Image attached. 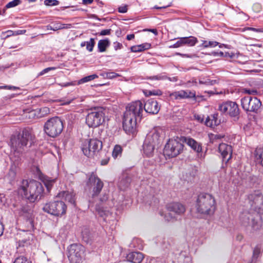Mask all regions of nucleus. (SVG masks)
I'll use <instances>...</instances> for the list:
<instances>
[{
  "mask_svg": "<svg viewBox=\"0 0 263 263\" xmlns=\"http://www.w3.org/2000/svg\"><path fill=\"white\" fill-rule=\"evenodd\" d=\"M143 111V104L137 101L129 104L126 108L123 120V128L125 132L130 134L134 132L136 126L137 119L141 118Z\"/></svg>",
  "mask_w": 263,
  "mask_h": 263,
  "instance_id": "1",
  "label": "nucleus"
},
{
  "mask_svg": "<svg viewBox=\"0 0 263 263\" xmlns=\"http://www.w3.org/2000/svg\"><path fill=\"white\" fill-rule=\"evenodd\" d=\"M196 212L201 217L212 215L216 209L214 197L208 193H201L197 198L195 204Z\"/></svg>",
  "mask_w": 263,
  "mask_h": 263,
  "instance_id": "2",
  "label": "nucleus"
},
{
  "mask_svg": "<svg viewBox=\"0 0 263 263\" xmlns=\"http://www.w3.org/2000/svg\"><path fill=\"white\" fill-rule=\"evenodd\" d=\"M44 189L42 184L36 180H24L19 189V192L31 202L35 201L38 197H41Z\"/></svg>",
  "mask_w": 263,
  "mask_h": 263,
  "instance_id": "3",
  "label": "nucleus"
},
{
  "mask_svg": "<svg viewBox=\"0 0 263 263\" xmlns=\"http://www.w3.org/2000/svg\"><path fill=\"white\" fill-rule=\"evenodd\" d=\"M31 135L30 132L24 129L21 134L17 136H13L11 138V145L12 148L18 153L22 152L24 146H26L29 140L31 139Z\"/></svg>",
  "mask_w": 263,
  "mask_h": 263,
  "instance_id": "4",
  "label": "nucleus"
},
{
  "mask_svg": "<svg viewBox=\"0 0 263 263\" xmlns=\"http://www.w3.org/2000/svg\"><path fill=\"white\" fill-rule=\"evenodd\" d=\"M104 109L102 108L90 109L86 116V123L89 127H98L104 122Z\"/></svg>",
  "mask_w": 263,
  "mask_h": 263,
  "instance_id": "5",
  "label": "nucleus"
},
{
  "mask_svg": "<svg viewBox=\"0 0 263 263\" xmlns=\"http://www.w3.org/2000/svg\"><path fill=\"white\" fill-rule=\"evenodd\" d=\"M63 129V122L58 117L50 118L44 125L45 133L51 137H55L60 135Z\"/></svg>",
  "mask_w": 263,
  "mask_h": 263,
  "instance_id": "6",
  "label": "nucleus"
},
{
  "mask_svg": "<svg viewBox=\"0 0 263 263\" xmlns=\"http://www.w3.org/2000/svg\"><path fill=\"white\" fill-rule=\"evenodd\" d=\"M66 209L65 203L62 201L48 202L43 208L44 212L55 216H62L66 213Z\"/></svg>",
  "mask_w": 263,
  "mask_h": 263,
  "instance_id": "7",
  "label": "nucleus"
},
{
  "mask_svg": "<svg viewBox=\"0 0 263 263\" xmlns=\"http://www.w3.org/2000/svg\"><path fill=\"white\" fill-rule=\"evenodd\" d=\"M102 142L96 139L85 140L82 145L83 154L88 157L93 156L96 153L102 148Z\"/></svg>",
  "mask_w": 263,
  "mask_h": 263,
  "instance_id": "8",
  "label": "nucleus"
},
{
  "mask_svg": "<svg viewBox=\"0 0 263 263\" xmlns=\"http://www.w3.org/2000/svg\"><path fill=\"white\" fill-rule=\"evenodd\" d=\"M183 145L179 141V138L169 139L164 148V155L170 157H175L183 151Z\"/></svg>",
  "mask_w": 263,
  "mask_h": 263,
  "instance_id": "9",
  "label": "nucleus"
},
{
  "mask_svg": "<svg viewBox=\"0 0 263 263\" xmlns=\"http://www.w3.org/2000/svg\"><path fill=\"white\" fill-rule=\"evenodd\" d=\"M84 247L79 244L71 245L68 249V258L71 263H80L84 256Z\"/></svg>",
  "mask_w": 263,
  "mask_h": 263,
  "instance_id": "10",
  "label": "nucleus"
},
{
  "mask_svg": "<svg viewBox=\"0 0 263 263\" xmlns=\"http://www.w3.org/2000/svg\"><path fill=\"white\" fill-rule=\"evenodd\" d=\"M242 108L247 111L256 112L260 107V101L256 97L246 96L241 99Z\"/></svg>",
  "mask_w": 263,
  "mask_h": 263,
  "instance_id": "11",
  "label": "nucleus"
},
{
  "mask_svg": "<svg viewBox=\"0 0 263 263\" xmlns=\"http://www.w3.org/2000/svg\"><path fill=\"white\" fill-rule=\"evenodd\" d=\"M219 110L223 114L229 115L231 117L238 119L239 109L238 105L234 102L228 101L219 106Z\"/></svg>",
  "mask_w": 263,
  "mask_h": 263,
  "instance_id": "12",
  "label": "nucleus"
},
{
  "mask_svg": "<svg viewBox=\"0 0 263 263\" xmlns=\"http://www.w3.org/2000/svg\"><path fill=\"white\" fill-rule=\"evenodd\" d=\"M87 185L92 187V196L98 195L101 192L104 184L101 180L94 173L89 176Z\"/></svg>",
  "mask_w": 263,
  "mask_h": 263,
  "instance_id": "13",
  "label": "nucleus"
},
{
  "mask_svg": "<svg viewBox=\"0 0 263 263\" xmlns=\"http://www.w3.org/2000/svg\"><path fill=\"white\" fill-rule=\"evenodd\" d=\"M251 207L257 210H263V195L258 191H254L248 196Z\"/></svg>",
  "mask_w": 263,
  "mask_h": 263,
  "instance_id": "14",
  "label": "nucleus"
},
{
  "mask_svg": "<svg viewBox=\"0 0 263 263\" xmlns=\"http://www.w3.org/2000/svg\"><path fill=\"white\" fill-rule=\"evenodd\" d=\"M163 131L160 127H156L147 134L145 140L157 146L161 142Z\"/></svg>",
  "mask_w": 263,
  "mask_h": 263,
  "instance_id": "15",
  "label": "nucleus"
},
{
  "mask_svg": "<svg viewBox=\"0 0 263 263\" xmlns=\"http://www.w3.org/2000/svg\"><path fill=\"white\" fill-rule=\"evenodd\" d=\"M240 219L242 224L245 226H251L254 230L259 229L260 227V224L257 220L250 213H242L240 216Z\"/></svg>",
  "mask_w": 263,
  "mask_h": 263,
  "instance_id": "16",
  "label": "nucleus"
},
{
  "mask_svg": "<svg viewBox=\"0 0 263 263\" xmlns=\"http://www.w3.org/2000/svg\"><path fill=\"white\" fill-rule=\"evenodd\" d=\"M197 42V39L193 36L180 37L177 42L173 45L170 46V48H176L184 45L194 46Z\"/></svg>",
  "mask_w": 263,
  "mask_h": 263,
  "instance_id": "17",
  "label": "nucleus"
},
{
  "mask_svg": "<svg viewBox=\"0 0 263 263\" xmlns=\"http://www.w3.org/2000/svg\"><path fill=\"white\" fill-rule=\"evenodd\" d=\"M218 152L220 154L223 161L228 162L231 158L232 148L231 145L222 143L219 145Z\"/></svg>",
  "mask_w": 263,
  "mask_h": 263,
  "instance_id": "18",
  "label": "nucleus"
},
{
  "mask_svg": "<svg viewBox=\"0 0 263 263\" xmlns=\"http://www.w3.org/2000/svg\"><path fill=\"white\" fill-rule=\"evenodd\" d=\"M170 96L172 98V99L178 100L194 98L195 97L196 93L194 91H191L190 90H181L172 92Z\"/></svg>",
  "mask_w": 263,
  "mask_h": 263,
  "instance_id": "19",
  "label": "nucleus"
},
{
  "mask_svg": "<svg viewBox=\"0 0 263 263\" xmlns=\"http://www.w3.org/2000/svg\"><path fill=\"white\" fill-rule=\"evenodd\" d=\"M145 111L151 114H157L160 108L158 103L156 100L149 99L144 104Z\"/></svg>",
  "mask_w": 263,
  "mask_h": 263,
  "instance_id": "20",
  "label": "nucleus"
},
{
  "mask_svg": "<svg viewBox=\"0 0 263 263\" xmlns=\"http://www.w3.org/2000/svg\"><path fill=\"white\" fill-rule=\"evenodd\" d=\"M168 212H172V213L176 216V215H181L185 211L184 206L178 202L172 203L167 206Z\"/></svg>",
  "mask_w": 263,
  "mask_h": 263,
  "instance_id": "21",
  "label": "nucleus"
},
{
  "mask_svg": "<svg viewBox=\"0 0 263 263\" xmlns=\"http://www.w3.org/2000/svg\"><path fill=\"white\" fill-rule=\"evenodd\" d=\"M50 109L48 107H44L31 110L29 112V117L41 118L48 115Z\"/></svg>",
  "mask_w": 263,
  "mask_h": 263,
  "instance_id": "22",
  "label": "nucleus"
},
{
  "mask_svg": "<svg viewBox=\"0 0 263 263\" xmlns=\"http://www.w3.org/2000/svg\"><path fill=\"white\" fill-rule=\"evenodd\" d=\"M57 197L61 199L65 200L72 204H75V195L73 192L69 191H62L60 192Z\"/></svg>",
  "mask_w": 263,
  "mask_h": 263,
  "instance_id": "23",
  "label": "nucleus"
},
{
  "mask_svg": "<svg viewBox=\"0 0 263 263\" xmlns=\"http://www.w3.org/2000/svg\"><path fill=\"white\" fill-rule=\"evenodd\" d=\"M143 258V254L137 252H131L127 255V260L133 263H140Z\"/></svg>",
  "mask_w": 263,
  "mask_h": 263,
  "instance_id": "24",
  "label": "nucleus"
},
{
  "mask_svg": "<svg viewBox=\"0 0 263 263\" xmlns=\"http://www.w3.org/2000/svg\"><path fill=\"white\" fill-rule=\"evenodd\" d=\"M157 146L144 140L143 145L144 154L147 157H151L153 155L155 149Z\"/></svg>",
  "mask_w": 263,
  "mask_h": 263,
  "instance_id": "25",
  "label": "nucleus"
},
{
  "mask_svg": "<svg viewBox=\"0 0 263 263\" xmlns=\"http://www.w3.org/2000/svg\"><path fill=\"white\" fill-rule=\"evenodd\" d=\"M184 141L189 146L197 153H200L202 151L201 145L194 139L190 138H184Z\"/></svg>",
  "mask_w": 263,
  "mask_h": 263,
  "instance_id": "26",
  "label": "nucleus"
},
{
  "mask_svg": "<svg viewBox=\"0 0 263 263\" xmlns=\"http://www.w3.org/2000/svg\"><path fill=\"white\" fill-rule=\"evenodd\" d=\"M217 114L212 115L208 116L205 121V124L210 127H214L220 123V121L217 119Z\"/></svg>",
  "mask_w": 263,
  "mask_h": 263,
  "instance_id": "27",
  "label": "nucleus"
},
{
  "mask_svg": "<svg viewBox=\"0 0 263 263\" xmlns=\"http://www.w3.org/2000/svg\"><path fill=\"white\" fill-rule=\"evenodd\" d=\"M254 155L256 162L263 166V146L257 147L254 151Z\"/></svg>",
  "mask_w": 263,
  "mask_h": 263,
  "instance_id": "28",
  "label": "nucleus"
},
{
  "mask_svg": "<svg viewBox=\"0 0 263 263\" xmlns=\"http://www.w3.org/2000/svg\"><path fill=\"white\" fill-rule=\"evenodd\" d=\"M41 180L48 191H49L51 190V189L53 186L54 184L57 181L56 178L52 179L49 177L46 176H43L41 178Z\"/></svg>",
  "mask_w": 263,
  "mask_h": 263,
  "instance_id": "29",
  "label": "nucleus"
},
{
  "mask_svg": "<svg viewBox=\"0 0 263 263\" xmlns=\"http://www.w3.org/2000/svg\"><path fill=\"white\" fill-rule=\"evenodd\" d=\"M151 44L149 43H144L138 45L132 46L130 50L133 52H141L151 48Z\"/></svg>",
  "mask_w": 263,
  "mask_h": 263,
  "instance_id": "30",
  "label": "nucleus"
},
{
  "mask_svg": "<svg viewBox=\"0 0 263 263\" xmlns=\"http://www.w3.org/2000/svg\"><path fill=\"white\" fill-rule=\"evenodd\" d=\"M110 45V41L108 39L101 40L98 42V48L100 52H105Z\"/></svg>",
  "mask_w": 263,
  "mask_h": 263,
  "instance_id": "31",
  "label": "nucleus"
},
{
  "mask_svg": "<svg viewBox=\"0 0 263 263\" xmlns=\"http://www.w3.org/2000/svg\"><path fill=\"white\" fill-rule=\"evenodd\" d=\"M72 25L70 24L57 23L53 25L52 30L57 31L64 29H70Z\"/></svg>",
  "mask_w": 263,
  "mask_h": 263,
  "instance_id": "32",
  "label": "nucleus"
},
{
  "mask_svg": "<svg viewBox=\"0 0 263 263\" xmlns=\"http://www.w3.org/2000/svg\"><path fill=\"white\" fill-rule=\"evenodd\" d=\"M98 78V76L96 74L88 76H86V77H84V78H82L81 79H80L78 81V84L79 85V84H83V83L91 81H92L96 78Z\"/></svg>",
  "mask_w": 263,
  "mask_h": 263,
  "instance_id": "33",
  "label": "nucleus"
},
{
  "mask_svg": "<svg viewBox=\"0 0 263 263\" xmlns=\"http://www.w3.org/2000/svg\"><path fill=\"white\" fill-rule=\"evenodd\" d=\"M160 214L162 216H164V218L167 221L173 220L176 218V216L172 213V212H168L167 211L164 214H163V212H160Z\"/></svg>",
  "mask_w": 263,
  "mask_h": 263,
  "instance_id": "34",
  "label": "nucleus"
},
{
  "mask_svg": "<svg viewBox=\"0 0 263 263\" xmlns=\"http://www.w3.org/2000/svg\"><path fill=\"white\" fill-rule=\"evenodd\" d=\"M202 42L201 46L204 48L214 47L219 44L218 42L216 41H202Z\"/></svg>",
  "mask_w": 263,
  "mask_h": 263,
  "instance_id": "35",
  "label": "nucleus"
},
{
  "mask_svg": "<svg viewBox=\"0 0 263 263\" xmlns=\"http://www.w3.org/2000/svg\"><path fill=\"white\" fill-rule=\"evenodd\" d=\"M100 76L106 79H114L119 76V74L114 72H104L100 74Z\"/></svg>",
  "mask_w": 263,
  "mask_h": 263,
  "instance_id": "36",
  "label": "nucleus"
},
{
  "mask_svg": "<svg viewBox=\"0 0 263 263\" xmlns=\"http://www.w3.org/2000/svg\"><path fill=\"white\" fill-rule=\"evenodd\" d=\"M144 93L146 96H161L162 91L160 90H145Z\"/></svg>",
  "mask_w": 263,
  "mask_h": 263,
  "instance_id": "37",
  "label": "nucleus"
},
{
  "mask_svg": "<svg viewBox=\"0 0 263 263\" xmlns=\"http://www.w3.org/2000/svg\"><path fill=\"white\" fill-rule=\"evenodd\" d=\"M122 148L121 146L116 145L112 151V155L114 158H116L119 155L121 154Z\"/></svg>",
  "mask_w": 263,
  "mask_h": 263,
  "instance_id": "38",
  "label": "nucleus"
},
{
  "mask_svg": "<svg viewBox=\"0 0 263 263\" xmlns=\"http://www.w3.org/2000/svg\"><path fill=\"white\" fill-rule=\"evenodd\" d=\"M15 175L16 167L15 166H11L7 175V177L10 181H11L15 178Z\"/></svg>",
  "mask_w": 263,
  "mask_h": 263,
  "instance_id": "39",
  "label": "nucleus"
},
{
  "mask_svg": "<svg viewBox=\"0 0 263 263\" xmlns=\"http://www.w3.org/2000/svg\"><path fill=\"white\" fill-rule=\"evenodd\" d=\"M95 45V41L94 39L91 38L89 41L86 42V49L89 52H91L93 50Z\"/></svg>",
  "mask_w": 263,
  "mask_h": 263,
  "instance_id": "40",
  "label": "nucleus"
},
{
  "mask_svg": "<svg viewBox=\"0 0 263 263\" xmlns=\"http://www.w3.org/2000/svg\"><path fill=\"white\" fill-rule=\"evenodd\" d=\"M242 55L239 52L234 53V52H226L224 53V57H229L231 59H238L240 57H242Z\"/></svg>",
  "mask_w": 263,
  "mask_h": 263,
  "instance_id": "41",
  "label": "nucleus"
},
{
  "mask_svg": "<svg viewBox=\"0 0 263 263\" xmlns=\"http://www.w3.org/2000/svg\"><path fill=\"white\" fill-rule=\"evenodd\" d=\"M13 263H31V262L24 256H20L17 257Z\"/></svg>",
  "mask_w": 263,
  "mask_h": 263,
  "instance_id": "42",
  "label": "nucleus"
},
{
  "mask_svg": "<svg viewBox=\"0 0 263 263\" xmlns=\"http://www.w3.org/2000/svg\"><path fill=\"white\" fill-rule=\"evenodd\" d=\"M21 3L20 0H13L9 2L6 6V8H10L15 7Z\"/></svg>",
  "mask_w": 263,
  "mask_h": 263,
  "instance_id": "43",
  "label": "nucleus"
},
{
  "mask_svg": "<svg viewBox=\"0 0 263 263\" xmlns=\"http://www.w3.org/2000/svg\"><path fill=\"white\" fill-rule=\"evenodd\" d=\"M59 3V2L57 0H45L44 1V4L49 6H57Z\"/></svg>",
  "mask_w": 263,
  "mask_h": 263,
  "instance_id": "44",
  "label": "nucleus"
},
{
  "mask_svg": "<svg viewBox=\"0 0 263 263\" xmlns=\"http://www.w3.org/2000/svg\"><path fill=\"white\" fill-rule=\"evenodd\" d=\"M3 89L15 90L20 89V88L18 87H16V86H10V85L1 86L0 89Z\"/></svg>",
  "mask_w": 263,
  "mask_h": 263,
  "instance_id": "45",
  "label": "nucleus"
},
{
  "mask_svg": "<svg viewBox=\"0 0 263 263\" xmlns=\"http://www.w3.org/2000/svg\"><path fill=\"white\" fill-rule=\"evenodd\" d=\"M260 253V248L258 246H256L253 251V257L257 258Z\"/></svg>",
  "mask_w": 263,
  "mask_h": 263,
  "instance_id": "46",
  "label": "nucleus"
},
{
  "mask_svg": "<svg viewBox=\"0 0 263 263\" xmlns=\"http://www.w3.org/2000/svg\"><path fill=\"white\" fill-rule=\"evenodd\" d=\"M166 77L164 76H161V75H157L153 76L151 77L148 78L149 79L152 80H164L165 79Z\"/></svg>",
  "mask_w": 263,
  "mask_h": 263,
  "instance_id": "47",
  "label": "nucleus"
},
{
  "mask_svg": "<svg viewBox=\"0 0 263 263\" xmlns=\"http://www.w3.org/2000/svg\"><path fill=\"white\" fill-rule=\"evenodd\" d=\"M111 32V29H105L102 30L99 33V35L104 36L107 35H110Z\"/></svg>",
  "mask_w": 263,
  "mask_h": 263,
  "instance_id": "48",
  "label": "nucleus"
},
{
  "mask_svg": "<svg viewBox=\"0 0 263 263\" xmlns=\"http://www.w3.org/2000/svg\"><path fill=\"white\" fill-rule=\"evenodd\" d=\"M55 69H56V68L54 67H50L46 68L40 72L39 76H42V75L44 74L45 73L49 72V71L55 70Z\"/></svg>",
  "mask_w": 263,
  "mask_h": 263,
  "instance_id": "49",
  "label": "nucleus"
},
{
  "mask_svg": "<svg viewBox=\"0 0 263 263\" xmlns=\"http://www.w3.org/2000/svg\"><path fill=\"white\" fill-rule=\"evenodd\" d=\"M195 120L199 122H202L203 121V117L201 115L195 114L194 116Z\"/></svg>",
  "mask_w": 263,
  "mask_h": 263,
  "instance_id": "50",
  "label": "nucleus"
},
{
  "mask_svg": "<svg viewBox=\"0 0 263 263\" xmlns=\"http://www.w3.org/2000/svg\"><path fill=\"white\" fill-rule=\"evenodd\" d=\"M76 84V82H67L62 84H59L61 87H66L70 86H74Z\"/></svg>",
  "mask_w": 263,
  "mask_h": 263,
  "instance_id": "51",
  "label": "nucleus"
},
{
  "mask_svg": "<svg viewBox=\"0 0 263 263\" xmlns=\"http://www.w3.org/2000/svg\"><path fill=\"white\" fill-rule=\"evenodd\" d=\"M123 47L122 44L119 42H116L114 43V48L116 50L121 49Z\"/></svg>",
  "mask_w": 263,
  "mask_h": 263,
  "instance_id": "52",
  "label": "nucleus"
},
{
  "mask_svg": "<svg viewBox=\"0 0 263 263\" xmlns=\"http://www.w3.org/2000/svg\"><path fill=\"white\" fill-rule=\"evenodd\" d=\"M245 92L249 95H255L257 93V90L255 89H245Z\"/></svg>",
  "mask_w": 263,
  "mask_h": 263,
  "instance_id": "53",
  "label": "nucleus"
},
{
  "mask_svg": "<svg viewBox=\"0 0 263 263\" xmlns=\"http://www.w3.org/2000/svg\"><path fill=\"white\" fill-rule=\"evenodd\" d=\"M118 11L120 13H125L127 11V6L126 5L121 6L119 7Z\"/></svg>",
  "mask_w": 263,
  "mask_h": 263,
  "instance_id": "54",
  "label": "nucleus"
},
{
  "mask_svg": "<svg viewBox=\"0 0 263 263\" xmlns=\"http://www.w3.org/2000/svg\"><path fill=\"white\" fill-rule=\"evenodd\" d=\"M246 30H251L256 32H263V30L261 29H257L253 27H247L245 29Z\"/></svg>",
  "mask_w": 263,
  "mask_h": 263,
  "instance_id": "55",
  "label": "nucleus"
},
{
  "mask_svg": "<svg viewBox=\"0 0 263 263\" xmlns=\"http://www.w3.org/2000/svg\"><path fill=\"white\" fill-rule=\"evenodd\" d=\"M26 32V30H18L16 31H14V33H13V35H19V34H23L25 33Z\"/></svg>",
  "mask_w": 263,
  "mask_h": 263,
  "instance_id": "56",
  "label": "nucleus"
},
{
  "mask_svg": "<svg viewBox=\"0 0 263 263\" xmlns=\"http://www.w3.org/2000/svg\"><path fill=\"white\" fill-rule=\"evenodd\" d=\"M175 54L180 55L183 58H192V55H189V54H182V53H180L179 52H176L175 53Z\"/></svg>",
  "mask_w": 263,
  "mask_h": 263,
  "instance_id": "57",
  "label": "nucleus"
},
{
  "mask_svg": "<svg viewBox=\"0 0 263 263\" xmlns=\"http://www.w3.org/2000/svg\"><path fill=\"white\" fill-rule=\"evenodd\" d=\"M205 85H213V81H211L209 79H205Z\"/></svg>",
  "mask_w": 263,
  "mask_h": 263,
  "instance_id": "58",
  "label": "nucleus"
},
{
  "mask_svg": "<svg viewBox=\"0 0 263 263\" xmlns=\"http://www.w3.org/2000/svg\"><path fill=\"white\" fill-rule=\"evenodd\" d=\"M93 1V0H83V4L84 5L90 4Z\"/></svg>",
  "mask_w": 263,
  "mask_h": 263,
  "instance_id": "59",
  "label": "nucleus"
},
{
  "mask_svg": "<svg viewBox=\"0 0 263 263\" xmlns=\"http://www.w3.org/2000/svg\"><path fill=\"white\" fill-rule=\"evenodd\" d=\"M4 226L2 223L0 221V236L2 235L4 232Z\"/></svg>",
  "mask_w": 263,
  "mask_h": 263,
  "instance_id": "60",
  "label": "nucleus"
},
{
  "mask_svg": "<svg viewBox=\"0 0 263 263\" xmlns=\"http://www.w3.org/2000/svg\"><path fill=\"white\" fill-rule=\"evenodd\" d=\"M135 37V35L134 34H128L126 36V39L128 41L133 39Z\"/></svg>",
  "mask_w": 263,
  "mask_h": 263,
  "instance_id": "61",
  "label": "nucleus"
},
{
  "mask_svg": "<svg viewBox=\"0 0 263 263\" xmlns=\"http://www.w3.org/2000/svg\"><path fill=\"white\" fill-rule=\"evenodd\" d=\"M146 30L153 32L155 35H157L158 34L157 30L156 29H147Z\"/></svg>",
  "mask_w": 263,
  "mask_h": 263,
  "instance_id": "62",
  "label": "nucleus"
},
{
  "mask_svg": "<svg viewBox=\"0 0 263 263\" xmlns=\"http://www.w3.org/2000/svg\"><path fill=\"white\" fill-rule=\"evenodd\" d=\"M199 84L205 85V79H200L199 81Z\"/></svg>",
  "mask_w": 263,
  "mask_h": 263,
  "instance_id": "63",
  "label": "nucleus"
},
{
  "mask_svg": "<svg viewBox=\"0 0 263 263\" xmlns=\"http://www.w3.org/2000/svg\"><path fill=\"white\" fill-rule=\"evenodd\" d=\"M8 33V36H11V35H12L13 34V33H14V31H11V30H9L7 31Z\"/></svg>",
  "mask_w": 263,
  "mask_h": 263,
  "instance_id": "64",
  "label": "nucleus"
}]
</instances>
